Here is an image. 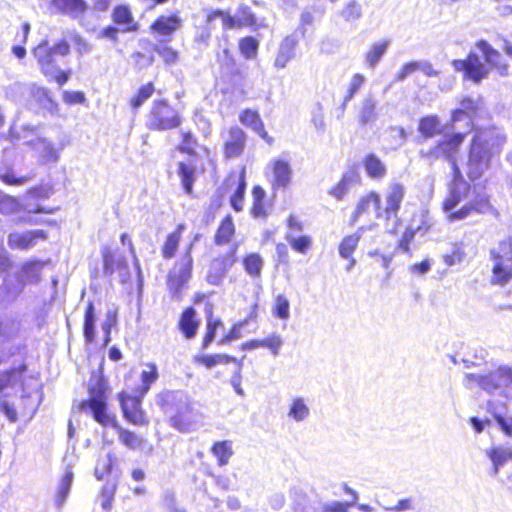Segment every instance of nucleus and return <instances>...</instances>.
<instances>
[{
  "mask_svg": "<svg viewBox=\"0 0 512 512\" xmlns=\"http://www.w3.org/2000/svg\"><path fill=\"white\" fill-rule=\"evenodd\" d=\"M25 366L13 368L6 371H0V393L8 387L14 386L25 371Z\"/></svg>",
  "mask_w": 512,
  "mask_h": 512,
  "instance_id": "nucleus-45",
  "label": "nucleus"
},
{
  "mask_svg": "<svg viewBox=\"0 0 512 512\" xmlns=\"http://www.w3.org/2000/svg\"><path fill=\"white\" fill-rule=\"evenodd\" d=\"M195 362L206 366L211 369L218 364H228L233 362L237 365V362H242L233 356L227 354H214V355H201L195 357Z\"/></svg>",
  "mask_w": 512,
  "mask_h": 512,
  "instance_id": "nucleus-38",
  "label": "nucleus"
},
{
  "mask_svg": "<svg viewBox=\"0 0 512 512\" xmlns=\"http://www.w3.org/2000/svg\"><path fill=\"white\" fill-rule=\"evenodd\" d=\"M117 490L116 481H107L100 491L101 507L104 510H110L113 505L114 496Z\"/></svg>",
  "mask_w": 512,
  "mask_h": 512,
  "instance_id": "nucleus-49",
  "label": "nucleus"
},
{
  "mask_svg": "<svg viewBox=\"0 0 512 512\" xmlns=\"http://www.w3.org/2000/svg\"><path fill=\"white\" fill-rule=\"evenodd\" d=\"M235 233V226L233 224L231 216H226L219 228L217 229V232L215 234V243L217 245H223L228 243L232 236Z\"/></svg>",
  "mask_w": 512,
  "mask_h": 512,
  "instance_id": "nucleus-42",
  "label": "nucleus"
},
{
  "mask_svg": "<svg viewBox=\"0 0 512 512\" xmlns=\"http://www.w3.org/2000/svg\"><path fill=\"white\" fill-rule=\"evenodd\" d=\"M476 47L483 54L485 62L495 69L502 77L507 76L509 72V65L503 58L501 53L494 49L487 41L480 40L476 43Z\"/></svg>",
  "mask_w": 512,
  "mask_h": 512,
  "instance_id": "nucleus-18",
  "label": "nucleus"
},
{
  "mask_svg": "<svg viewBox=\"0 0 512 512\" xmlns=\"http://www.w3.org/2000/svg\"><path fill=\"white\" fill-rule=\"evenodd\" d=\"M183 229H184V226L182 224H180L176 231L170 233L167 236L166 241L161 250L162 256L165 259H171L175 256L176 251L179 246V243H180V240H181V233H182Z\"/></svg>",
  "mask_w": 512,
  "mask_h": 512,
  "instance_id": "nucleus-36",
  "label": "nucleus"
},
{
  "mask_svg": "<svg viewBox=\"0 0 512 512\" xmlns=\"http://www.w3.org/2000/svg\"><path fill=\"white\" fill-rule=\"evenodd\" d=\"M157 404L169 417L170 425L181 433L195 430L200 414L194 409L189 396L182 390L164 391Z\"/></svg>",
  "mask_w": 512,
  "mask_h": 512,
  "instance_id": "nucleus-3",
  "label": "nucleus"
},
{
  "mask_svg": "<svg viewBox=\"0 0 512 512\" xmlns=\"http://www.w3.org/2000/svg\"><path fill=\"white\" fill-rule=\"evenodd\" d=\"M451 165V170L453 174V179L451 184L449 185V194L455 192L461 184H469L463 177L462 172L457 164L456 160L449 161Z\"/></svg>",
  "mask_w": 512,
  "mask_h": 512,
  "instance_id": "nucleus-59",
  "label": "nucleus"
},
{
  "mask_svg": "<svg viewBox=\"0 0 512 512\" xmlns=\"http://www.w3.org/2000/svg\"><path fill=\"white\" fill-rule=\"evenodd\" d=\"M195 309L187 308L181 315L179 328L187 339H192L197 333L199 323L195 320Z\"/></svg>",
  "mask_w": 512,
  "mask_h": 512,
  "instance_id": "nucleus-30",
  "label": "nucleus"
},
{
  "mask_svg": "<svg viewBox=\"0 0 512 512\" xmlns=\"http://www.w3.org/2000/svg\"><path fill=\"white\" fill-rule=\"evenodd\" d=\"M443 210L449 222L495 212L484 189L470 184H461L455 192L448 194L443 202Z\"/></svg>",
  "mask_w": 512,
  "mask_h": 512,
  "instance_id": "nucleus-1",
  "label": "nucleus"
},
{
  "mask_svg": "<svg viewBox=\"0 0 512 512\" xmlns=\"http://www.w3.org/2000/svg\"><path fill=\"white\" fill-rule=\"evenodd\" d=\"M154 92V86L152 83H148L139 89V92L135 98L131 100L133 108H139L147 99H149Z\"/></svg>",
  "mask_w": 512,
  "mask_h": 512,
  "instance_id": "nucleus-62",
  "label": "nucleus"
},
{
  "mask_svg": "<svg viewBox=\"0 0 512 512\" xmlns=\"http://www.w3.org/2000/svg\"><path fill=\"white\" fill-rule=\"evenodd\" d=\"M147 369L141 373L142 387L140 390V396L143 397L150 389L152 383L158 379V370L155 363H147Z\"/></svg>",
  "mask_w": 512,
  "mask_h": 512,
  "instance_id": "nucleus-46",
  "label": "nucleus"
},
{
  "mask_svg": "<svg viewBox=\"0 0 512 512\" xmlns=\"http://www.w3.org/2000/svg\"><path fill=\"white\" fill-rule=\"evenodd\" d=\"M341 16L346 21L358 20L362 16V9L360 4H358L356 1H350L343 8Z\"/></svg>",
  "mask_w": 512,
  "mask_h": 512,
  "instance_id": "nucleus-61",
  "label": "nucleus"
},
{
  "mask_svg": "<svg viewBox=\"0 0 512 512\" xmlns=\"http://www.w3.org/2000/svg\"><path fill=\"white\" fill-rule=\"evenodd\" d=\"M452 66L456 71H463L465 77L475 83L487 78L490 71L475 52H470L464 60H454Z\"/></svg>",
  "mask_w": 512,
  "mask_h": 512,
  "instance_id": "nucleus-13",
  "label": "nucleus"
},
{
  "mask_svg": "<svg viewBox=\"0 0 512 512\" xmlns=\"http://www.w3.org/2000/svg\"><path fill=\"white\" fill-rule=\"evenodd\" d=\"M272 187L274 190L286 188L292 180L290 163L283 159L272 161Z\"/></svg>",
  "mask_w": 512,
  "mask_h": 512,
  "instance_id": "nucleus-22",
  "label": "nucleus"
},
{
  "mask_svg": "<svg viewBox=\"0 0 512 512\" xmlns=\"http://www.w3.org/2000/svg\"><path fill=\"white\" fill-rule=\"evenodd\" d=\"M95 308L92 302H89L84 317V337L87 342H93L95 339Z\"/></svg>",
  "mask_w": 512,
  "mask_h": 512,
  "instance_id": "nucleus-44",
  "label": "nucleus"
},
{
  "mask_svg": "<svg viewBox=\"0 0 512 512\" xmlns=\"http://www.w3.org/2000/svg\"><path fill=\"white\" fill-rule=\"evenodd\" d=\"M245 272L252 278H260L264 266V260L258 253H250L243 259Z\"/></svg>",
  "mask_w": 512,
  "mask_h": 512,
  "instance_id": "nucleus-35",
  "label": "nucleus"
},
{
  "mask_svg": "<svg viewBox=\"0 0 512 512\" xmlns=\"http://www.w3.org/2000/svg\"><path fill=\"white\" fill-rule=\"evenodd\" d=\"M30 144L40 164H55L59 161L60 155L65 147L70 144V138L66 133L60 132L55 139L50 137H38L31 140Z\"/></svg>",
  "mask_w": 512,
  "mask_h": 512,
  "instance_id": "nucleus-7",
  "label": "nucleus"
},
{
  "mask_svg": "<svg viewBox=\"0 0 512 512\" xmlns=\"http://www.w3.org/2000/svg\"><path fill=\"white\" fill-rule=\"evenodd\" d=\"M83 411L90 410L95 421L103 426L116 425L115 419L106 413L107 403L104 391L101 388L90 390V399L80 404Z\"/></svg>",
  "mask_w": 512,
  "mask_h": 512,
  "instance_id": "nucleus-11",
  "label": "nucleus"
},
{
  "mask_svg": "<svg viewBox=\"0 0 512 512\" xmlns=\"http://www.w3.org/2000/svg\"><path fill=\"white\" fill-rule=\"evenodd\" d=\"M459 104L460 107L455 109L451 115V129L455 130V124L465 118L467 119L466 129L469 132L472 129V120L483 111L484 102L481 97H464Z\"/></svg>",
  "mask_w": 512,
  "mask_h": 512,
  "instance_id": "nucleus-12",
  "label": "nucleus"
},
{
  "mask_svg": "<svg viewBox=\"0 0 512 512\" xmlns=\"http://www.w3.org/2000/svg\"><path fill=\"white\" fill-rule=\"evenodd\" d=\"M418 131L423 140L433 138L443 133L440 119L437 115H428L419 120Z\"/></svg>",
  "mask_w": 512,
  "mask_h": 512,
  "instance_id": "nucleus-27",
  "label": "nucleus"
},
{
  "mask_svg": "<svg viewBox=\"0 0 512 512\" xmlns=\"http://www.w3.org/2000/svg\"><path fill=\"white\" fill-rule=\"evenodd\" d=\"M386 133L387 141H389L391 149L396 150L406 142L407 132L403 127L390 126Z\"/></svg>",
  "mask_w": 512,
  "mask_h": 512,
  "instance_id": "nucleus-47",
  "label": "nucleus"
},
{
  "mask_svg": "<svg viewBox=\"0 0 512 512\" xmlns=\"http://www.w3.org/2000/svg\"><path fill=\"white\" fill-rule=\"evenodd\" d=\"M464 385L468 389L477 385L489 394H501L505 388L512 385V367L501 365L486 374L467 373Z\"/></svg>",
  "mask_w": 512,
  "mask_h": 512,
  "instance_id": "nucleus-5",
  "label": "nucleus"
},
{
  "mask_svg": "<svg viewBox=\"0 0 512 512\" xmlns=\"http://www.w3.org/2000/svg\"><path fill=\"white\" fill-rule=\"evenodd\" d=\"M363 165L367 175L372 179L381 180L387 175L386 165L374 153H369L365 156Z\"/></svg>",
  "mask_w": 512,
  "mask_h": 512,
  "instance_id": "nucleus-28",
  "label": "nucleus"
},
{
  "mask_svg": "<svg viewBox=\"0 0 512 512\" xmlns=\"http://www.w3.org/2000/svg\"><path fill=\"white\" fill-rule=\"evenodd\" d=\"M491 257L494 261L492 282L504 286L512 278V238L500 241L491 250Z\"/></svg>",
  "mask_w": 512,
  "mask_h": 512,
  "instance_id": "nucleus-8",
  "label": "nucleus"
},
{
  "mask_svg": "<svg viewBox=\"0 0 512 512\" xmlns=\"http://www.w3.org/2000/svg\"><path fill=\"white\" fill-rule=\"evenodd\" d=\"M360 181V175L356 170H348L345 172L341 180L329 190V194L337 200H341L349 192L351 188L356 186Z\"/></svg>",
  "mask_w": 512,
  "mask_h": 512,
  "instance_id": "nucleus-25",
  "label": "nucleus"
},
{
  "mask_svg": "<svg viewBox=\"0 0 512 512\" xmlns=\"http://www.w3.org/2000/svg\"><path fill=\"white\" fill-rule=\"evenodd\" d=\"M258 47V41L253 37H245L241 39L239 43L241 53L248 59H252L256 56Z\"/></svg>",
  "mask_w": 512,
  "mask_h": 512,
  "instance_id": "nucleus-57",
  "label": "nucleus"
},
{
  "mask_svg": "<svg viewBox=\"0 0 512 512\" xmlns=\"http://www.w3.org/2000/svg\"><path fill=\"white\" fill-rule=\"evenodd\" d=\"M365 81V76L360 73H356L352 76L344 96L343 107H345L347 103H349L354 98L355 94L359 91Z\"/></svg>",
  "mask_w": 512,
  "mask_h": 512,
  "instance_id": "nucleus-53",
  "label": "nucleus"
},
{
  "mask_svg": "<svg viewBox=\"0 0 512 512\" xmlns=\"http://www.w3.org/2000/svg\"><path fill=\"white\" fill-rule=\"evenodd\" d=\"M220 18L225 29H232L238 26V19H235L231 15L221 10H215L207 15V23H212L215 19Z\"/></svg>",
  "mask_w": 512,
  "mask_h": 512,
  "instance_id": "nucleus-56",
  "label": "nucleus"
},
{
  "mask_svg": "<svg viewBox=\"0 0 512 512\" xmlns=\"http://www.w3.org/2000/svg\"><path fill=\"white\" fill-rule=\"evenodd\" d=\"M406 193L405 186L399 182H391L385 191V208L382 210L385 217H397L401 203Z\"/></svg>",
  "mask_w": 512,
  "mask_h": 512,
  "instance_id": "nucleus-16",
  "label": "nucleus"
},
{
  "mask_svg": "<svg viewBox=\"0 0 512 512\" xmlns=\"http://www.w3.org/2000/svg\"><path fill=\"white\" fill-rule=\"evenodd\" d=\"M178 175L181 178L183 189L187 195L193 194V184L195 181V166L184 162L178 163Z\"/></svg>",
  "mask_w": 512,
  "mask_h": 512,
  "instance_id": "nucleus-34",
  "label": "nucleus"
},
{
  "mask_svg": "<svg viewBox=\"0 0 512 512\" xmlns=\"http://www.w3.org/2000/svg\"><path fill=\"white\" fill-rule=\"evenodd\" d=\"M390 41L384 40L381 42L374 43L369 51L366 54L365 60L367 65L370 68H375V66L379 63V61L382 59L384 54L386 53L388 47H389Z\"/></svg>",
  "mask_w": 512,
  "mask_h": 512,
  "instance_id": "nucleus-41",
  "label": "nucleus"
},
{
  "mask_svg": "<svg viewBox=\"0 0 512 512\" xmlns=\"http://www.w3.org/2000/svg\"><path fill=\"white\" fill-rule=\"evenodd\" d=\"M380 203H381L380 195L374 191L361 197L356 205V208H355L352 216H351V222L356 223L362 215L369 213L371 208L375 209L376 216L378 218L382 217L383 211L380 207Z\"/></svg>",
  "mask_w": 512,
  "mask_h": 512,
  "instance_id": "nucleus-23",
  "label": "nucleus"
},
{
  "mask_svg": "<svg viewBox=\"0 0 512 512\" xmlns=\"http://www.w3.org/2000/svg\"><path fill=\"white\" fill-rule=\"evenodd\" d=\"M120 404L124 417L135 425H142L145 423L144 413L141 410L140 397L131 396L125 393L120 394Z\"/></svg>",
  "mask_w": 512,
  "mask_h": 512,
  "instance_id": "nucleus-19",
  "label": "nucleus"
},
{
  "mask_svg": "<svg viewBox=\"0 0 512 512\" xmlns=\"http://www.w3.org/2000/svg\"><path fill=\"white\" fill-rule=\"evenodd\" d=\"M212 453L217 457L218 465L225 466L233 455V450L228 441L216 442L212 447Z\"/></svg>",
  "mask_w": 512,
  "mask_h": 512,
  "instance_id": "nucleus-48",
  "label": "nucleus"
},
{
  "mask_svg": "<svg viewBox=\"0 0 512 512\" xmlns=\"http://www.w3.org/2000/svg\"><path fill=\"white\" fill-rule=\"evenodd\" d=\"M238 245L235 244L230 252L222 259H215L210 266V270L207 275L208 283L212 285H219L225 275L227 274L230 267L236 262V252Z\"/></svg>",
  "mask_w": 512,
  "mask_h": 512,
  "instance_id": "nucleus-15",
  "label": "nucleus"
},
{
  "mask_svg": "<svg viewBox=\"0 0 512 512\" xmlns=\"http://www.w3.org/2000/svg\"><path fill=\"white\" fill-rule=\"evenodd\" d=\"M18 206L19 203L14 197L0 193V213L10 215L17 211Z\"/></svg>",
  "mask_w": 512,
  "mask_h": 512,
  "instance_id": "nucleus-63",
  "label": "nucleus"
},
{
  "mask_svg": "<svg viewBox=\"0 0 512 512\" xmlns=\"http://www.w3.org/2000/svg\"><path fill=\"white\" fill-rule=\"evenodd\" d=\"M46 262L41 260L26 261L21 266L20 281L24 284H35L40 281V275Z\"/></svg>",
  "mask_w": 512,
  "mask_h": 512,
  "instance_id": "nucleus-26",
  "label": "nucleus"
},
{
  "mask_svg": "<svg viewBox=\"0 0 512 512\" xmlns=\"http://www.w3.org/2000/svg\"><path fill=\"white\" fill-rule=\"evenodd\" d=\"M506 136L496 128L476 132L469 147L467 176L471 181L480 179L490 168L494 155L500 154Z\"/></svg>",
  "mask_w": 512,
  "mask_h": 512,
  "instance_id": "nucleus-2",
  "label": "nucleus"
},
{
  "mask_svg": "<svg viewBox=\"0 0 512 512\" xmlns=\"http://www.w3.org/2000/svg\"><path fill=\"white\" fill-rule=\"evenodd\" d=\"M47 233L42 229L13 231L7 236V245L12 250L27 251L34 248L39 240H46Z\"/></svg>",
  "mask_w": 512,
  "mask_h": 512,
  "instance_id": "nucleus-14",
  "label": "nucleus"
},
{
  "mask_svg": "<svg viewBox=\"0 0 512 512\" xmlns=\"http://www.w3.org/2000/svg\"><path fill=\"white\" fill-rule=\"evenodd\" d=\"M299 39L295 34L286 36L279 44L278 51L274 60V66L283 69L287 64L295 58L296 47Z\"/></svg>",
  "mask_w": 512,
  "mask_h": 512,
  "instance_id": "nucleus-20",
  "label": "nucleus"
},
{
  "mask_svg": "<svg viewBox=\"0 0 512 512\" xmlns=\"http://www.w3.org/2000/svg\"><path fill=\"white\" fill-rule=\"evenodd\" d=\"M181 19L177 15L160 16L151 25V29L163 36H169L179 29Z\"/></svg>",
  "mask_w": 512,
  "mask_h": 512,
  "instance_id": "nucleus-29",
  "label": "nucleus"
},
{
  "mask_svg": "<svg viewBox=\"0 0 512 512\" xmlns=\"http://www.w3.org/2000/svg\"><path fill=\"white\" fill-rule=\"evenodd\" d=\"M467 130L465 132H453L450 135H446L442 140H440L437 145L431 148L426 153L421 151V154L427 158H445L448 162L452 160H456V154L459 151L460 146L464 142L465 136L467 134Z\"/></svg>",
  "mask_w": 512,
  "mask_h": 512,
  "instance_id": "nucleus-10",
  "label": "nucleus"
},
{
  "mask_svg": "<svg viewBox=\"0 0 512 512\" xmlns=\"http://www.w3.org/2000/svg\"><path fill=\"white\" fill-rule=\"evenodd\" d=\"M364 227H360L354 234L348 235L343 238L339 245V254L344 259L351 258L353 252L355 251L362 235H363Z\"/></svg>",
  "mask_w": 512,
  "mask_h": 512,
  "instance_id": "nucleus-33",
  "label": "nucleus"
},
{
  "mask_svg": "<svg viewBox=\"0 0 512 512\" xmlns=\"http://www.w3.org/2000/svg\"><path fill=\"white\" fill-rule=\"evenodd\" d=\"M286 239L291 247L300 253H306L311 246V239L308 236L294 237L291 234H287Z\"/></svg>",
  "mask_w": 512,
  "mask_h": 512,
  "instance_id": "nucleus-60",
  "label": "nucleus"
},
{
  "mask_svg": "<svg viewBox=\"0 0 512 512\" xmlns=\"http://www.w3.org/2000/svg\"><path fill=\"white\" fill-rule=\"evenodd\" d=\"M223 327V322L220 319H214L212 312L207 317L206 334L203 338L202 348L207 349L208 346L214 341L217 329Z\"/></svg>",
  "mask_w": 512,
  "mask_h": 512,
  "instance_id": "nucleus-51",
  "label": "nucleus"
},
{
  "mask_svg": "<svg viewBox=\"0 0 512 512\" xmlns=\"http://www.w3.org/2000/svg\"><path fill=\"white\" fill-rule=\"evenodd\" d=\"M112 18L117 25L124 26V31H135L137 25L133 24V17L130 10L125 6H118L114 9Z\"/></svg>",
  "mask_w": 512,
  "mask_h": 512,
  "instance_id": "nucleus-40",
  "label": "nucleus"
},
{
  "mask_svg": "<svg viewBox=\"0 0 512 512\" xmlns=\"http://www.w3.org/2000/svg\"><path fill=\"white\" fill-rule=\"evenodd\" d=\"M31 179V175L17 176L11 167L7 165L0 166V180L8 185L21 186L26 184Z\"/></svg>",
  "mask_w": 512,
  "mask_h": 512,
  "instance_id": "nucleus-43",
  "label": "nucleus"
},
{
  "mask_svg": "<svg viewBox=\"0 0 512 512\" xmlns=\"http://www.w3.org/2000/svg\"><path fill=\"white\" fill-rule=\"evenodd\" d=\"M283 339L281 335L272 333L264 339H260V345L262 348H267L274 357L280 354V349L283 346Z\"/></svg>",
  "mask_w": 512,
  "mask_h": 512,
  "instance_id": "nucleus-55",
  "label": "nucleus"
},
{
  "mask_svg": "<svg viewBox=\"0 0 512 512\" xmlns=\"http://www.w3.org/2000/svg\"><path fill=\"white\" fill-rule=\"evenodd\" d=\"M487 456L493 463V475H497L499 469L512 458V452L507 448L497 447L488 450Z\"/></svg>",
  "mask_w": 512,
  "mask_h": 512,
  "instance_id": "nucleus-39",
  "label": "nucleus"
},
{
  "mask_svg": "<svg viewBox=\"0 0 512 512\" xmlns=\"http://www.w3.org/2000/svg\"><path fill=\"white\" fill-rule=\"evenodd\" d=\"M119 439L125 446H127L130 449H137L143 443V439L140 436H138L134 432L125 429H120Z\"/></svg>",
  "mask_w": 512,
  "mask_h": 512,
  "instance_id": "nucleus-58",
  "label": "nucleus"
},
{
  "mask_svg": "<svg viewBox=\"0 0 512 512\" xmlns=\"http://www.w3.org/2000/svg\"><path fill=\"white\" fill-rule=\"evenodd\" d=\"M240 122L254 132L262 131V126L264 125L258 112L250 109H246L241 113Z\"/></svg>",
  "mask_w": 512,
  "mask_h": 512,
  "instance_id": "nucleus-52",
  "label": "nucleus"
},
{
  "mask_svg": "<svg viewBox=\"0 0 512 512\" xmlns=\"http://www.w3.org/2000/svg\"><path fill=\"white\" fill-rule=\"evenodd\" d=\"M377 100L372 93L366 94L358 104L357 119L361 126L374 123L379 116L377 110Z\"/></svg>",
  "mask_w": 512,
  "mask_h": 512,
  "instance_id": "nucleus-21",
  "label": "nucleus"
},
{
  "mask_svg": "<svg viewBox=\"0 0 512 512\" xmlns=\"http://www.w3.org/2000/svg\"><path fill=\"white\" fill-rule=\"evenodd\" d=\"M310 415V408L302 397H296L289 405L287 416L295 422H303Z\"/></svg>",
  "mask_w": 512,
  "mask_h": 512,
  "instance_id": "nucleus-31",
  "label": "nucleus"
},
{
  "mask_svg": "<svg viewBox=\"0 0 512 512\" xmlns=\"http://www.w3.org/2000/svg\"><path fill=\"white\" fill-rule=\"evenodd\" d=\"M69 52L70 46L67 41L61 40L50 46L45 40L38 44L32 53L45 77L63 85L68 81L69 75L60 69L59 59L67 56Z\"/></svg>",
  "mask_w": 512,
  "mask_h": 512,
  "instance_id": "nucleus-4",
  "label": "nucleus"
},
{
  "mask_svg": "<svg viewBox=\"0 0 512 512\" xmlns=\"http://www.w3.org/2000/svg\"><path fill=\"white\" fill-rule=\"evenodd\" d=\"M180 125V117L166 101L155 100L147 116V126L152 130H168Z\"/></svg>",
  "mask_w": 512,
  "mask_h": 512,
  "instance_id": "nucleus-9",
  "label": "nucleus"
},
{
  "mask_svg": "<svg viewBox=\"0 0 512 512\" xmlns=\"http://www.w3.org/2000/svg\"><path fill=\"white\" fill-rule=\"evenodd\" d=\"M114 461L115 456L111 452L100 453L94 469V475L97 480H103L105 475L110 474Z\"/></svg>",
  "mask_w": 512,
  "mask_h": 512,
  "instance_id": "nucleus-37",
  "label": "nucleus"
},
{
  "mask_svg": "<svg viewBox=\"0 0 512 512\" xmlns=\"http://www.w3.org/2000/svg\"><path fill=\"white\" fill-rule=\"evenodd\" d=\"M74 474L71 467H67L58 485L55 502L58 507H62L70 493Z\"/></svg>",
  "mask_w": 512,
  "mask_h": 512,
  "instance_id": "nucleus-32",
  "label": "nucleus"
},
{
  "mask_svg": "<svg viewBox=\"0 0 512 512\" xmlns=\"http://www.w3.org/2000/svg\"><path fill=\"white\" fill-rule=\"evenodd\" d=\"M199 235H196L194 241L189 244L185 254L175 263L169 271L167 277V286L172 299L180 301L182 299L183 290L187 287L191 278L193 258L191 251L195 241H198Z\"/></svg>",
  "mask_w": 512,
  "mask_h": 512,
  "instance_id": "nucleus-6",
  "label": "nucleus"
},
{
  "mask_svg": "<svg viewBox=\"0 0 512 512\" xmlns=\"http://www.w3.org/2000/svg\"><path fill=\"white\" fill-rule=\"evenodd\" d=\"M246 135L239 127H232L229 130L225 143V155L228 158H235L241 155L244 150Z\"/></svg>",
  "mask_w": 512,
  "mask_h": 512,
  "instance_id": "nucleus-24",
  "label": "nucleus"
},
{
  "mask_svg": "<svg viewBox=\"0 0 512 512\" xmlns=\"http://www.w3.org/2000/svg\"><path fill=\"white\" fill-rule=\"evenodd\" d=\"M273 314L282 320H287L290 317V302L282 294L275 297Z\"/></svg>",
  "mask_w": 512,
  "mask_h": 512,
  "instance_id": "nucleus-54",
  "label": "nucleus"
},
{
  "mask_svg": "<svg viewBox=\"0 0 512 512\" xmlns=\"http://www.w3.org/2000/svg\"><path fill=\"white\" fill-rule=\"evenodd\" d=\"M245 190H246V182H245V176H244V171H243L239 177L237 188L230 199L231 206L233 207V209L236 212H240L243 210Z\"/></svg>",
  "mask_w": 512,
  "mask_h": 512,
  "instance_id": "nucleus-50",
  "label": "nucleus"
},
{
  "mask_svg": "<svg viewBox=\"0 0 512 512\" xmlns=\"http://www.w3.org/2000/svg\"><path fill=\"white\" fill-rule=\"evenodd\" d=\"M51 6L57 13L80 20L89 12L90 4L86 0H51Z\"/></svg>",
  "mask_w": 512,
  "mask_h": 512,
  "instance_id": "nucleus-17",
  "label": "nucleus"
},
{
  "mask_svg": "<svg viewBox=\"0 0 512 512\" xmlns=\"http://www.w3.org/2000/svg\"><path fill=\"white\" fill-rule=\"evenodd\" d=\"M154 51L157 52L159 54V56L162 57V59L164 60V62L166 64H169V65L174 64V63H176V61L178 59L177 52L169 46L157 44L154 46Z\"/></svg>",
  "mask_w": 512,
  "mask_h": 512,
  "instance_id": "nucleus-64",
  "label": "nucleus"
}]
</instances>
